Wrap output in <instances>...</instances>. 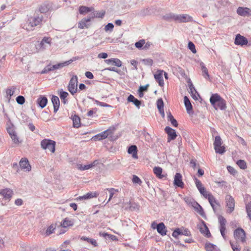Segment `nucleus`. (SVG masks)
I'll use <instances>...</instances> for the list:
<instances>
[{
	"instance_id": "nucleus-47",
	"label": "nucleus",
	"mask_w": 251,
	"mask_h": 251,
	"mask_svg": "<svg viewBox=\"0 0 251 251\" xmlns=\"http://www.w3.org/2000/svg\"><path fill=\"white\" fill-rule=\"evenodd\" d=\"M145 44V40L144 39L140 40L139 41L137 42L135 44V46L136 48L137 49H141L144 45Z\"/></svg>"
},
{
	"instance_id": "nucleus-59",
	"label": "nucleus",
	"mask_w": 251,
	"mask_h": 251,
	"mask_svg": "<svg viewBox=\"0 0 251 251\" xmlns=\"http://www.w3.org/2000/svg\"><path fill=\"white\" fill-rule=\"evenodd\" d=\"M10 136L14 143L18 144L19 143V138L18 137L16 133Z\"/></svg>"
},
{
	"instance_id": "nucleus-62",
	"label": "nucleus",
	"mask_w": 251,
	"mask_h": 251,
	"mask_svg": "<svg viewBox=\"0 0 251 251\" xmlns=\"http://www.w3.org/2000/svg\"><path fill=\"white\" fill-rule=\"evenodd\" d=\"M95 102H96V103L97 105L102 106V107H111V105H110L106 103L99 101L97 100H95Z\"/></svg>"
},
{
	"instance_id": "nucleus-45",
	"label": "nucleus",
	"mask_w": 251,
	"mask_h": 251,
	"mask_svg": "<svg viewBox=\"0 0 251 251\" xmlns=\"http://www.w3.org/2000/svg\"><path fill=\"white\" fill-rule=\"evenodd\" d=\"M204 247L206 251H214L215 245L210 243H207L205 244Z\"/></svg>"
},
{
	"instance_id": "nucleus-16",
	"label": "nucleus",
	"mask_w": 251,
	"mask_h": 251,
	"mask_svg": "<svg viewBox=\"0 0 251 251\" xmlns=\"http://www.w3.org/2000/svg\"><path fill=\"white\" fill-rule=\"evenodd\" d=\"M0 194L5 200L9 201L13 195V191L9 188H5L0 190Z\"/></svg>"
},
{
	"instance_id": "nucleus-41",
	"label": "nucleus",
	"mask_w": 251,
	"mask_h": 251,
	"mask_svg": "<svg viewBox=\"0 0 251 251\" xmlns=\"http://www.w3.org/2000/svg\"><path fill=\"white\" fill-rule=\"evenodd\" d=\"M81 239L83 241H86L88 243H90L92 245H93L94 247H97L98 246V243L96 240L91 239L88 237H86L85 236H82L81 238Z\"/></svg>"
},
{
	"instance_id": "nucleus-34",
	"label": "nucleus",
	"mask_w": 251,
	"mask_h": 251,
	"mask_svg": "<svg viewBox=\"0 0 251 251\" xmlns=\"http://www.w3.org/2000/svg\"><path fill=\"white\" fill-rule=\"evenodd\" d=\"M74 224V221L68 218H66L62 222L61 225L63 227L66 228L69 226H73Z\"/></svg>"
},
{
	"instance_id": "nucleus-36",
	"label": "nucleus",
	"mask_w": 251,
	"mask_h": 251,
	"mask_svg": "<svg viewBox=\"0 0 251 251\" xmlns=\"http://www.w3.org/2000/svg\"><path fill=\"white\" fill-rule=\"evenodd\" d=\"M153 173L159 178H162L164 176L162 175V169L159 167H155L153 169Z\"/></svg>"
},
{
	"instance_id": "nucleus-46",
	"label": "nucleus",
	"mask_w": 251,
	"mask_h": 251,
	"mask_svg": "<svg viewBox=\"0 0 251 251\" xmlns=\"http://www.w3.org/2000/svg\"><path fill=\"white\" fill-rule=\"evenodd\" d=\"M58 94L61 100H64V99H66L69 96L68 93L66 91H64L62 89L59 91Z\"/></svg>"
},
{
	"instance_id": "nucleus-40",
	"label": "nucleus",
	"mask_w": 251,
	"mask_h": 251,
	"mask_svg": "<svg viewBox=\"0 0 251 251\" xmlns=\"http://www.w3.org/2000/svg\"><path fill=\"white\" fill-rule=\"evenodd\" d=\"M208 201L210 203L211 206H212L213 211L214 212L216 211L215 204H218L216 200L212 195L211 197L208 198Z\"/></svg>"
},
{
	"instance_id": "nucleus-29",
	"label": "nucleus",
	"mask_w": 251,
	"mask_h": 251,
	"mask_svg": "<svg viewBox=\"0 0 251 251\" xmlns=\"http://www.w3.org/2000/svg\"><path fill=\"white\" fill-rule=\"evenodd\" d=\"M200 67L201 68V70L202 71V76L206 79H209V75L208 74V70L207 68L205 67L204 64L201 62L200 64Z\"/></svg>"
},
{
	"instance_id": "nucleus-7",
	"label": "nucleus",
	"mask_w": 251,
	"mask_h": 251,
	"mask_svg": "<svg viewBox=\"0 0 251 251\" xmlns=\"http://www.w3.org/2000/svg\"><path fill=\"white\" fill-rule=\"evenodd\" d=\"M226 206L227 207V212L232 213L235 207V201L234 198L230 195H226L225 197Z\"/></svg>"
},
{
	"instance_id": "nucleus-31",
	"label": "nucleus",
	"mask_w": 251,
	"mask_h": 251,
	"mask_svg": "<svg viewBox=\"0 0 251 251\" xmlns=\"http://www.w3.org/2000/svg\"><path fill=\"white\" fill-rule=\"evenodd\" d=\"M98 195V194L97 192H89L82 196H80L78 199L80 200H87L93 198H96Z\"/></svg>"
},
{
	"instance_id": "nucleus-17",
	"label": "nucleus",
	"mask_w": 251,
	"mask_h": 251,
	"mask_svg": "<svg viewBox=\"0 0 251 251\" xmlns=\"http://www.w3.org/2000/svg\"><path fill=\"white\" fill-rule=\"evenodd\" d=\"M236 12L241 16L245 17L251 15V9L248 7H239Z\"/></svg>"
},
{
	"instance_id": "nucleus-22",
	"label": "nucleus",
	"mask_w": 251,
	"mask_h": 251,
	"mask_svg": "<svg viewBox=\"0 0 251 251\" xmlns=\"http://www.w3.org/2000/svg\"><path fill=\"white\" fill-rule=\"evenodd\" d=\"M105 62L107 64L113 65L118 67H121L122 65V61L118 58H111L109 59H106L105 60Z\"/></svg>"
},
{
	"instance_id": "nucleus-5",
	"label": "nucleus",
	"mask_w": 251,
	"mask_h": 251,
	"mask_svg": "<svg viewBox=\"0 0 251 251\" xmlns=\"http://www.w3.org/2000/svg\"><path fill=\"white\" fill-rule=\"evenodd\" d=\"M41 147L44 150H48L51 152L55 151V142L49 139H44L41 142Z\"/></svg>"
},
{
	"instance_id": "nucleus-63",
	"label": "nucleus",
	"mask_w": 251,
	"mask_h": 251,
	"mask_svg": "<svg viewBox=\"0 0 251 251\" xmlns=\"http://www.w3.org/2000/svg\"><path fill=\"white\" fill-rule=\"evenodd\" d=\"M100 236L103 237L105 238H106V237H115V236L111 234H109L106 232H100Z\"/></svg>"
},
{
	"instance_id": "nucleus-8",
	"label": "nucleus",
	"mask_w": 251,
	"mask_h": 251,
	"mask_svg": "<svg viewBox=\"0 0 251 251\" xmlns=\"http://www.w3.org/2000/svg\"><path fill=\"white\" fill-rule=\"evenodd\" d=\"M51 39L49 37H45L43 38L41 42L36 45L37 51L39 52L45 50L50 45Z\"/></svg>"
},
{
	"instance_id": "nucleus-49",
	"label": "nucleus",
	"mask_w": 251,
	"mask_h": 251,
	"mask_svg": "<svg viewBox=\"0 0 251 251\" xmlns=\"http://www.w3.org/2000/svg\"><path fill=\"white\" fill-rule=\"evenodd\" d=\"M54 229L55 228L53 225H50V226H49L45 233L46 236H49L52 234L53 232Z\"/></svg>"
},
{
	"instance_id": "nucleus-39",
	"label": "nucleus",
	"mask_w": 251,
	"mask_h": 251,
	"mask_svg": "<svg viewBox=\"0 0 251 251\" xmlns=\"http://www.w3.org/2000/svg\"><path fill=\"white\" fill-rule=\"evenodd\" d=\"M72 120L73 122L74 126L76 128L79 127L80 126V118L78 116L75 115L74 116Z\"/></svg>"
},
{
	"instance_id": "nucleus-11",
	"label": "nucleus",
	"mask_w": 251,
	"mask_h": 251,
	"mask_svg": "<svg viewBox=\"0 0 251 251\" xmlns=\"http://www.w3.org/2000/svg\"><path fill=\"white\" fill-rule=\"evenodd\" d=\"M198 226L201 233L205 236L209 238L211 236L210 231L206 225V223L203 221L201 220V223L198 225Z\"/></svg>"
},
{
	"instance_id": "nucleus-25",
	"label": "nucleus",
	"mask_w": 251,
	"mask_h": 251,
	"mask_svg": "<svg viewBox=\"0 0 251 251\" xmlns=\"http://www.w3.org/2000/svg\"><path fill=\"white\" fill-rule=\"evenodd\" d=\"M127 101L133 103V104L139 109L141 104V101L135 98L134 96L130 94L127 98Z\"/></svg>"
},
{
	"instance_id": "nucleus-57",
	"label": "nucleus",
	"mask_w": 251,
	"mask_h": 251,
	"mask_svg": "<svg viewBox=\"0 0 251 251\" xmlns=\"http://www.w3.org/2000/svg\"><path fill=\"white\" fill-rule=\"evenodd\" d=\"M105 14V12L104 11H100V12H99V11H97V12H96L94 14V17H96V18H102L104 15Z\"/></svg>"
},
{
	"instance_id": "nucleus-9",
	"label": "nucleus",
	"mask_w": 251,
	"mask_h": 251,
	"mask_svg": "<svg viewBox=\"0 0 251 251\" xmlns=\"http://www.w3.org/2000/svg\"><path fill=\"white\" fill-rule=\"evenodd\" d=\"M218 221L219 223V230L220 231L221 235L224 239H226V219L222 216H219L218 217Z\"/></svg>"
},
{
	"instance_id": "nucleus-6",
	"label": "nucleus",
	"mask_w": 251,
	"mask_h": 251,
	"mask_svg": "<svg viewBox=\"0 0 251 251\" xmlns=\"http://www.w3.org/2000/svg\"><path fill=\"white\" fill-rule=\"evenodd\" d=\"M221 145L222 139L220 136L219 135L216 136L214 141V150L216 153L222 154L226 151V150L224 147H221Z\"/></svg>"
},
{
	"instance_id": "nucleus-33",
	"label": "nucleus",
	"mask_w": 251,
	"mask_h": 251,
	"mask_svg": "<svg viewBox=\"0 0 251 251\" xmlns=\"http://www.w3.org/2000/svg\"><path fill=\"white\" fill-rule=\"evenodd\" d=\"M184 102L187 112L190 114V111L192 110V105L191 103L187 96H185L184 98Z\"/></svg>"
},
{
	"instance_id": "nucleus-32",
	"label": "nucleus",
	"mask_w": 251,
	"mask_h": 251,
	"mask_svg": "<svg viewBox=\"0 0 251 251\" xmlns=\"http://www.w3.org/2000/svg\"><path fill=\"white\" fill-rule=\"evenodd\" d=\"M51 8V5L49 3H45L42 4L39 7V11L41 13H46L48 12Z\"/></svg>"
},
{
	"instance_id": "nucleus-30",
	"label": "nucleus",
	"mask_w": 251,
	"mask_h": 251,
	"mask_svg": "<svg viewBox=\"0 0 251 251\" xmlns=\"http://www.w3.org/2000/svg\"><path fill=\"white\" fill-rule=\"evenodd\" d=\"M57 69H58L56 64L53 65H48L44 68V69L41 71V74H47L50 71H52Z\"/></svg>"
},
{
	"instance_id": "nucleus-14",
	"label": "nucleus",
	"mask_w": 251,
	"mask_h": 251,
	"mask_svg": "<svg viewBox=\"0 0 251 251\" xmlns=\"http://www.w3.org/2000/svg\"><path fill=\"white\" fill-rule=\"evenodd\" d=\"M165 131L168 135V142L176 138L177 135L175 129L169 126H166L165 128Z\"/></svg>"
},
{
	"instance_id": "nucleus-58",
	"label": "nucleus",
	"mask_w": 251,
	"mask_h": 251,
	"mask_svg": "<svg viewBox=\"0 0 251 251\" xmlns=\"http://www.w3.org/2000/svg\"><path fill=\"white\" fill-rule=\"evenodd\" d=\"M227 169L228 172L232 175L234 176L237 174V171L235 170V169L230 166H228L227 167Z\"/></svg>"
},
{
	"instance_id": "nucleus-28",
	"label": "nucleus",
	"mask_w": 251,
	"mask_h": 251,
	"mask_svg": "<svg viewBox=\"0 0 251 251\" xmlns=\"http://www.w3.org/2000/svg\"><path fill=\"white\" fill-rule=\"evenodd\" d=\"M97 160L94 161L93 163L88 165H83L82 164H78L77 168L79 170L84 171L91 169L97 164Z\"/></svg>"
},
{
	"instance_id": "nucleus-60",
	"label": "nucleus",
	"mask_w": 251,
	"mask_h": 251,
	"mask_svg": "<svg viewBox=\"0 0 251 251\" xmlns=\"http://www.w3.org/2000/svg\"><path fill=\"white\" fill-rule=\"evenodd\" d=\"M85 27H87L86 23L83 20V19H82L78 23V27L80 29H83Z\"/></svg>"
},
{
	"instance_id": "nucleus-24",
	"label": "nucleus",
	"mask_w": 251,
	"mask_h": 251,
	"mask_svg": "<svg viewBox=\"0 0 251 251\" xmlns=\"http://www.w3.org/2000/svg\"><path fill=\"white\" fill-rule=\"evenodd\" d=\"M108 136V130H105L95 136H94L92 139L95 140H100L105 139Z\"/></svg>"
},
{
	"instance_id": "nucleus-38",
	"label": "nucleus",
	"mask_w": 251,
	"mask_h": 251,
	"mask_svg": "<svg viewBox=\"0 0 251 251\" xmlns=\"http://www.w3.org/2000/svg\"><path fill=\"white\" fill-rule=\"evenodd\" d=\"M195 182L196 187L200 193H202L205 190V188L203 186L201 181L197 178L195 177Z\"/></svg>"
},
{
	"instance_id": "nucleus-26",
	"label": "nucleus",
	"mask_w": 251,
	"mask_h": 251,
	"mask_svg": "<svg viewBox=\"0 0 251 251\" xmlns=\"http://www.w3.org/2000/svg\"><path fill=\"white\" fill-rule=\"evenodd\" d=\"M16 89V87L14 86L9 87L6 89L5 97L8 99V101L10 100L11 97L14 95Z\"/></svg>"
},
{
	"instance_id": "nucleus-37",
	"label": "nucleus",
	"mask_w": 251,
	"mask_h": 251,
	"mask_svg": "<svg viewBox=\"0 0 251 251\" xmlns=\"http://www.w3.org/2000/svg\"><path fill=\"white\" fill-rule=\"evenodd\" d=\"M167 119L169 121H170L172 125L175 127H177L178 126L177 122L176 120L174 118L173 116L172 115L170 112L167 113Z\"/></svg>"
},
{
	"instance_id": "nucleus-64",
	"label": "nucleus",
	"mask_w": 251,
	"mask_h": 251,
	"mask_svg": "<svg viewBox=\"0 0 251 251\" xmlns=\"http://www.w3.org/2000/svg\"><path fill=\"white\" fill-rule=\"evenodd\" d=\"M204 198L208 200V198L211 197L212 195L209 193H208L205 189L202 193H201Z\"/></svg>"
},
{
	"instance_id": "nucleus-12",
	"label": "nucleus",
	"mask_w": 251,
	"mask_h": 251,
	"mask_svg": "<svg viewBox=\"0 0 251 251\" xmlns=\"http://www.w3.org/2000/svg\"><path fill=\"white\" fill-rule=\"evenodd\" d=\"M43 20V16L41 15L40 16H36L30 17L28 19V26H30L31 27L34 26H37L40 24Z\"/></svg>"
},
{
	"instance_id": "nucleus-50",
	"label": "nucleus",
	"mask_w": 251,
	"mask_h": 251,
	"mask_svg": "<svg viewBox=\"0 0 251 251\" xmlns=\"http://www.w3.org/2000/svg\"><path fill=\"white\" fill-rule=\"evenodd\" d=\"M188 48L189 49L194 53H196L197 50L195 48V45L192 42H189L188 43Z\"/></svg>"
},
{
	"instance_id": "nucleus-1",
	"label": "nucleus",
	"mask_w": 251,
	"mask_h": 251,
	"mask_svg": "<svg viewBox=\"0 0 251 251\" xmlns=\"http://www.w3.org/2000/svg\"><path fill=\"white\" fill-rule=\"evenodd\" d=\"M210 102L216 110L219 108L221 110H224L226 108L225 100L217 93L212 94L211 96Z\"/></svg>"
},
{
	"instance_id": "nucleus-52",
	"label": "nucleus",
	"mask_w": 251,
	"mask_h": 251,
	"mask_svg": "<svg viewBox=\"0 0 251 251\" xmlns=\"http://www.w3.org/2000/svg\"><path fill=\"white\" fill-rule=\"evenodd\" d=\"M157 107L158 110L163 109L164 102L162 99H159L157 100Z\"/></svg>"
},
{
	"instance_id": "nucleus-56",
	"label": "nucleus",
	"mask_w": 251,
	"mask_h": 251,
	"mask_svg": "<svg viewBox=\"0 0 251 251\" xmlns=\"http://www.w3.org/2000/svg\"><path fill=\"white\" fill-rule=\"evenodd\" d=\"M107 191H109L110 194H109V200H108V201H110V200L112 199V198L113 197V195H114V193H115V192L117 190H115L114 188H107L106 189Z\"/></svg>"
},
{
	"instance_id": "nucleus-43",
	"label": "nucleus",
	"mask_w": 251,
	"mask_h": 251,
	"mask_svg": "<svg viewBox=\"0 0 251 251\" xmlns=\"http://www.w3.org/2000/svg\"><path fill=\"white\" fill-rule=\"evenodd\" d=\"M236 164L241 169L243 170L246 169L247 167L246 162L243 160L240 159L238 160Z\"/></svg>"
},
{
	"instance_id": "nucleus-19",
	"label": "nucleus",
	"mask_w": 251,
	"mask_h": 251,
	"mask_svg": "<svg viewBox=\"0 0 251 251\" xmlns=\"http://www.w3.org/2000/svg\"><path fill=\"white\" fill-rule=\"evenodd\" d=\"M163 71L159 70L157 71L156 73L154 75V78L157 81L159 85L163 86L164 84V80L163 79Z\"/></svg>"
},
{
	"instance_id": "nucleus-35",
	"label": "nucleus",
	"mask_w": 251,
	"mask_h": 251,
	"mask_svg": "<svg viewBox=\"0 0 251 251\" xmlns=\"http://www.w3.org/2000/svg\"><path fill=\"white\" fill-rule=\"evenodd\" d=\"M196 210L203 217H205V215L202 207L198 203L195 202L193 205Z\"/></svg>"
},
{
	"instance_id": "nucleus-4",
	"label": "nucleus",
	"mask_w": 251,
	"mask_h": 251,
	"mask_svg": "<svg viewBox=\"0 0 251 251\" xmlns=\"http://www.w3.org/2000/svg\"><path fill=\"white\" fill-rule=\"evenodd\" d=\"M77 76L74 75L71 78L68 86V90L73 95L75 94L77 90Z\"/></svg>"
},
{
	"instance_id": "nucleus-61",
	"label": "nucleus",
	"mask_w": 251,
	"mask_h": 251,
	"mask_svg": "<svg viewBox=\"0 0 251 251\" xmlns=\"http://www.w3.org/2000/svg\"><path fill=\"white\" fill-rule=\"evenodd\" d=\"M142 62L145 65L151 66L153 63L152 59H144L142 60Z\"/></svg>"
},
{
	"instance_id": "nucleus-2",
	"label": "nucleus",
	"mask_w": 251,
	"mask_h": 251,
	"mask_svg": "<svg viewBox=\"0 0 251 251\" xmlns=\"http://www.w3.org/2000/svg\"><path fill=\"white\" fill-rule=\"evenodd\" d=\"M170 17L175 21L180 23H186L191 22L193 20L192 17L187 14H175L171 13Z\"/></svg>"
},
{
	"instance_id": "nucleus-53",
	"label": "nucleus",
	"mask_w": 251,
	"mask_h": 251,
	"mask_svg": "<svg viewBox=\"0 0 251 251\" xmlns=\"http://www.w3.org/2000/svg\"><path fill=\"white\" fill-rule=\"evenodd\" d=\"M77 59H78V57H74L72 58V59H70V60H69L68 61H65L64 62H62L63 64L64 67L69 65V64L72 63L73 62L76 60Z\"/></svg>"
},
{
	"instance_id": "nucleus-13",
	"label": "nucleus",
	"mask_w": 251,
	"mask_h": 251,
	"mask_svg": "<svg viewBox=\"0 0 251 251\" xmlns=\"http://www.w3.org/2000/svg\"><path fill=\"white\" fill-rule=\"evenodd\" d=\"M248 41L246 38L243 36L238 34L236 35L234 40V44L236 45H240L243 46L247 45Z\"/></svg>"
},
{
	"instance_id": "nucleus-42",
	"label": "nucleus",
	"mask_w": 251,
	"mask_h": 251,
	"mask_svg": "<svg viewBox=\"0 0 251 251\" xmlns=\"http://www.w3.org/2000/svg\"><path fill=\"white\" fill-rule=\"evenodd\" d=\"M91 11V8L85 6H81L79 8V12L81 14H84Z\"/></svg>"
},
{
	"instance_id": "nucleus-55",
	"label": "nucleus",
	"mask_w": 251,
	"mask_h": 251,
	"mask_svg": "<svg viewBox=\"0 0 251 251\" xmlns=\"http://www.w3.org/2000/svg\"><path fill=\"white\" fill-rule=\"evenodd\" d=\"M132 181L134 183H137L139 185H140L142 183V181L140 179V178L135 175L133 176Z\"/></svg>"
},
{
	"instance_id": "nucleus-23",
	"label": "nucleus",
	"mask_w": 251,
	"mask_h": 251,
	"mask_svg": "<svg viewBox=\"0 0 251 251\" xmlns=\"http://www.w3.org/2000/svg\"><path fill=\"white\" fill-rule=\"evenodd\" d=\"M51 100L53 105L54 112L56 113L58 111L60 106L59 98L56 96L53 95Z\"/></svg>"
},
{
	"instance_id": "nucleus-15",
	"label": "nucleus",
	"mask_w": 251,
	"mask_h": 251,
	"mask_svg": "<svg viewBox=\"0 0 251 251\" xmlns=\"http://www.w3.org/2000/svg\"><path fill=\"white\" fill-rule=\"evenodd\" d=\"M174 185L180 188L184 187V183L182 180V175L180 173H177L175 175Z\"/></svg>"
},
{
	"instance_id": "nucleus-21",
	"label": "nucleus",
	"mask_w": 251,
	"mask_h": 251,
	"mask_svg": "<svg viewBox=\"0 0 251 251\" xmlns=\"http://www.w3.org/2000/svg\"><path fill=\"white\" fill-rule=\"evenodd\" d=\"M156 228L158 233L161 235L164 236L166 235L167 229L163 223L161 222L156 225Z\"/></svg>"
},
{
	"instance_id": "nucleus-54",
	"label": "nucleus",
	"mask_w": 251,
	"mask_h": 251,
	"mask_svg": "<svg viewBox=\"0 0 251 251\" xmlns=\"http://www.w3.org/2000/svg\"><path fill=\"white\" fill-rule=\"evenodd\" d=\"M246 210L247 213V217L251 222V205H247L246 206Z\"/></svg>"
},
{
	"instance_id": "nucleus-51",
	"label": "nucleus",
	"mask_w": 251,
	"mask_h": 251,
	"mask_svg": "<svg viewBox=\"0 0 251 251\" xmlns=\"http://www.w3.org/2000/svg\"><path fill=\"white\" fill-rule=\"evenodd\" d=\"M114 28V25L112 23H108L104 27V30L105 31H112Z\"/></svg>"
},
{
	"instance_id": "nucleus-18",
	"label": "nucleus",
	"mask_w": 251,
	"mask_h": 251,
	"mask_svg": "<svg viewBox=\"0 0 251 251\" xmlns=\"http://www.w3.org/2000/svg\"><path fill=\"white\" fill-rule=\"evenodd\" d=\"M19 166L21 169H25L26 171L31 170V166L26 158H22L19 162Z\"/></svg>"
},
{
	"instance_id": "nucleus-10",
	"label": "nucleus",
	"mask_w": 251,
	"mask_h": 251,
	"mask_svg": "<svg viewBox=\"0 0 251 251\" xmlns=\"http://www.w3.org/2000/svg\"><path fill=\"white\" fill-rule=\"evenodd\" d=\"M183 235L187 236H190L191 235V232L187 228H176L173 232L172 236L177 238L178 235Z\"/></svg>"
},
{
	"instance_id": "nucleus-44",
	"label": "nucleus",
	"mask_w": 251,
	"mask_h": 251,
	"mask_svg": "<svg viewBox=\"0 0 251 251\" xmlns=\"http://www.w3.org/2000/svg\"><path fill=\"white\" fill-rule=\"evenodd\" d=\"M230 245L233 251H241V247L238 243H236L234 244L231 241H230Z\"/></svg>"
},
{
	"instance_id": "nucleus-48",
	"label": "nucleus",
	"mask_w": 251,
	"mask_h": 251,
	"mask_svg": "<svg viewBox=\"0 0 251 251\" xmlns=\"http://www.w3.org/2000/svg\"><path fill=\"white\" fill-rule=\"evenodd\" d=\"M16 100L19 104L22 105L25 102V99L23 96H18L16 98Z\"/></svg>"
},
{
	"instance_id": "nucleus-3",
	"label": "nucleus",
	"mask_w": 251,
	"mask_h": 251,
	"mask_svg": "<svg viewBox=\"0 0 251 251\" xmlns=\"http://www.w3.org/2000/svg\"><path fill=\"white\" fill-rule=\"evenodd\" d=\"M234 238L242 243H245L246 241V233L245 230L241 227L236 228L233 232Z\"/></svg>"
},
{
	"instance_id": "nucleus-27",
	"label": "nucleus",
	"mask_w": 251,
	"mask_h": 251,
	"mask_svg": "<svg viewBox=\"0 0 251 251\" xmlns=\"http://www.w3.org/2000/svg\"><path fill=\"white\" fill-rule=\"evenodd\" d=\"M127 152L129 154H131L132 155V157L134 158L137 159L138 158L137 155V148L135 145H131L130 146L128 149Z\"/></svg>"
},
{
	"instance_id": "nucleus-20",
	"label": "nucleus",
	"mask_w": 251,
	"mask_h": 251,
	"mask_svg": "<svg viewBox=\"0 0 251 251\" xmlns=\"http://www.w3.org/2000/svg\"><path fill=\"white\" fill-rule=\"evenodd\" d=\"M48 103V99L46 97L40 95L37 100V104L41 108H44Z\"/></svg>"
}]
</instances>
